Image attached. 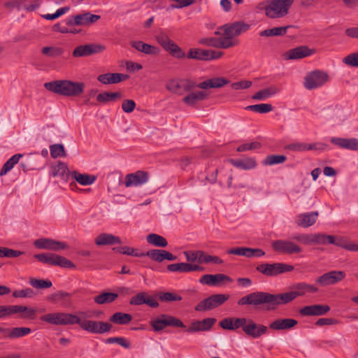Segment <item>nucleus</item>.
Here are the masks:
<instances>
[{
    "label": "nucleus",
    "mask_w": 358,
    "mask_h": 358,
    "mask_svg": "<svg viewBox=\"0 0 358 358\" xmlns=\"http://www.w3.org/2000/svg\"><path fill=\"white\" fill-rule=\"evenodd\" d=\"M132 320L131 315L117 312L110 317V322L116 324H127Z\"/></svg>",
    "instance_id": "obj_39"
},
{
    "label": "nucleus",
    "mask_w": 358,
    "mask_h": 358,
    "mask_svg": "<svg viewBox=\"0 0 358 358\" xmlns=\"http://www.w3.org/2000/svg\"><path fill=\"white\" fill-rule=\"evenodd\" d=\"M344 242L345 241L341 238L331 235L318 234V244H333L343 248Z\"/></svg>",
    "instance_id": "obj_36"
},
{
    "label": "nucleus",
    "mask_w": 358,
    "mask_h": 358,
    "mask_svg": "<svg viewBox=\"0 0 358 358\" xmlns=\"http://www.w3.org/2000/svg\"><path fill=\"white\" fill-rule=\"evenodd\" d=\"M294 266L285 263H262L257 266L256 270L266 277H275L278 275L291 272Z\"/></svg>",
    "instance_id": "obj_6"
},
{
    "label": "nucleus",
    "mask_w": 358,
    "mask_h": 358,
    "mask_svg": "<svg viewBox=\"0 0 358 358\" xmlns=\"http://www.w3.org/2000/svg\"><path fill=\"white\" fill-rule=\"evenodd\" d=\"M62 313H54L44 315L41 320L53 325H62Z\"/></svg>",
    "instance_id": "obj_48"
},
{
    "label": "nucleus",
    "mask_w": 358,
    "mask_h": 358,
    "mask_svg": "<svg viewBox=\"0 0 358 358\" xmlns=\"http://www.w3.org/2000/svg\"><path fill=\"white\" fill-rule=\"evenodd\" d=\"M36 313V309L33 308L22 305H8L9 317L17 315L18 317L22 319L33 320L35 318Z\"/></svg>",
    "instance_id": "obj_19"
},
{
    "label": "nucleus",
    "mask_w": 358,
    "mask_h": 358,
    "mask_svg": "<svg viewBox=\"0 0 358 358\" xmlns=\"http://www.w3.org/2000/svg\"><path fill=\"white\" fill-rule=\"evenodd\" d=\"M104 50V47L94 43L80 45L77 46L73 51L72 55L74 57H88Z\"/></svg>",
    "instance_id": "obj_16"
},
{
    "label": "nucleus",
    "mask_w": 358,
    "mask_h": 358,
    "mask_svg": "<svg viewBox=\"0 0 358 358\" xmlns=\"http://www.w3.org/2000/svg\"><path fill=\"white\" fill-rule=\"evenodd\" d=\"M44 87L47 90L59 95L77 96L83 92L85 84L68 80H57L44 83Z\"/></svg>",
    "instance_id": "obj_2"
},
{
    "label": "nucleus",
    "mask_w": 358,
    "mask_h": 358,
    "mask_svg": "<svg viewBox=\"0 0 358 358\" xmlns=\"http://www.w3.org/2000/svg\"><path fill=\"white\" fill-rule=\"evenodd\" d=\"M148 256L153 261L157 262H162L164 260L174 261L177 259V257L173 255L169 251L164 250H150L145 253L144 252V257Z\"/></svg>",
    "instance_id": "obj_23"
},
{
    "label": "nucleus",
    "mask_w": 358,
    "mask_h": 358,
    "mask_svg": "<svg viewBox=\"0 0 358 358\" xmlns=\"http://www.w3.org/2000/svg\"><path fill=\"white\" fill-rule=\"evenodd\" d=\"M31 332V329L29 327H13L9 331L8 338L17 339L24 337Z\"/></svg>",
    "instance_id": "obj_47"
},
{
    "label": "nucleus",
    "mask_w": 358,
    "mask_h": 358,
    "mask_svg": "<svg viewBox=\"0 0 358 358\" xmlns=\"http://www.w3.org/2000/svg\"><path fill=\"white\" fill-rule=\"evenodd\" d=\"M167 270L170 272L188 273V263H177L167 266Z\"/></svg>",
    "instance_id": "obj_61"
},
{
    "label": "nucleus",
    "mask_w": 358,
    "mask_h": 358,
    "mask_svg": "<svg viewBox=\"0 0 358 358\" xmlns=\"http://www.w3.org/2000/svg\"><path fill=\"white\" fill-rule=\"evenodd\" d=\"M330 142L341 148L358 150V139L355 138H345L332 137L330 139Z\"/></svg>",
    "instance_id": "obj_24"
},
{
    "label": "nucleus",
    "mask_w": 358,
    "mask_h": 358,
    "mask_svg": "<svg viewBox=\"0 0 358 358\" xmlns=\"http://www.w3.org/2000/svg\"><path fill=\"white\" fill-rule=\"evenodd\" d=\"M79 325L83 330L92 334H97L98 321L80 320Z\"/></svg>",
    "instance_id": "obj_55"
},
{
    "label": "nucleus",
    "mask_w": 358,
    "mask_h": 358,
    "mask_svg": "<svg viewBox=\"0 0 358 358\" xmlns=\"http://www.w3.org/2000/svg\"><path fill=\"white\" fill-rule=\"evenodd\" d=\"M200 254V259L199 263L209 264L213 263L215 264H223V260L220 259L217 256H212L205 253L203 251L201 250Z\"/></svg>",
    "instance_id": "obj_52"
},
{
    "label": "nucleus",
    "mask_w": 358,
    "mask_h": 358,
    "mask_svg": "<svg viewBox=\"0 0 358 358\" xmlns=\"http://www.w3.org/2000/svg\"><path fill=\"white\" fill-rule=\"evenodd\" d=\"M343 62L350 66L358 67V52H354L347 55L343 59Z\"/></svg>",
    "instance_id": "obj_64"
},
{
    "label": "nucleus",
    "mask_w": 358,
    "mask_h": 358,
    "mask_svg": "<svg viewBox=\"0 0 358 358\" xmlns=\"http://www.w3.org/2000/svg\"><path fill=\"white\" fill-rule=\"evenodd\" d=\"M199 282L202 285L217 287L223 282H231L232 279L228 275L222 273L217 274H205L202 275Z\"/></svg>",
    "instance_id": "obj_18"
},
{
    "label": "nucleus",
    "mask_w": 358,
    "mask_h": 358,
    "mask_svg": "<svg viewBox=\"0 0 358 358\" xmlns=\"http://www.w3.org/2000/svg\"><path fill=\"white\" fill-rule=\"evenodd\" d=\"M229 83V81L224 78L216 77L199 83L197 87L202 90H206L208 88H218L223 87Z\"/></svg>",
    "instance_id": "obj_29"
},
{
    "label": "nucleus",
    "mask_w": 358,
    "mask_h": 358,
    "mask_svg": "<svg viewBox=\"0 0 358 358\" xmlns=\"http://www.w3.org/2000/svg\"><path fill=\"white\" fill-rule=\"evenodd\" d=\"M157 296L159 299L162 302H172L182 300V297L175 292H161L158 293Z\"/></svg>",
    "instance_id": "obj_56"
},
{
    "label": "nucleus",
    "mask_w": 358,
    "mask_h": 358,
    "mask_svg": "<svg viewBox=\"0 0 358 358\" xmlns=\"http://www.w3.org/2000/svg\"><path fill=\"white\" fill-rule=\"evenodd\" d=\"M50 155L52 158L65 156V151L64 145L62 144H53L50 146Z\"/></svg>",
    "instance_id": "obj_59"
},
{
    "label": "nucleus",
    "mask_w": 358,
    "mask_h": 358,
    "mask_svg": "<svg viewBox=\"0 0 358 358\" xmlns=\"http://www.w3.org/2000/svg\"><path fill=\"white\" fill-rule=\"evenodd\" d=\"M294 3V0H271L262 3V9L267 17L275 19L285 17Z\"/></svg>",
    "instance_id": "obj_4"
},
{
    "label": "nucleus",
    "mask_w": 358,
    "mask_h": 358,
    "mask_svg": "<svg viewBox=\"0 0 358 358\" xmlns=\"http://www.w3.org/2000/svg\"><path fill=\"white\" fill-rule=\"evenodd\" d=\"M280 90L277 87L271 86L257 92L252 98L255 100H265L268 97L278 94Z\"/></svg>",
    "instance_id": "obj_41"
},
{
    "label": "nucleus",
    "mask_w": 358,
    "mask_h": 358,
    "mask_svg": "<svg viewBox=\"0 0 358 358\" xmlns=\"http://www.w3.org/2000/svg\"><path fill=\"white\" fill-rule=\"evenodd\" d=\"M318 212L317 211L301 213L297 215L296 223L301 227L308 228L316 222Z\"/></svg>",
    "instance_id": "obj_26"
},
{
    "label": "nucleus",
    "mask_w": 358,
    "mask_h": 358,
    "mask_svg": "<svg viewBox=\"0 0 358 358\" xmlns=\"http://www.w3.org/2000/svg\"><path fill=\"white\" fill-rule=\"evenodd\" d=\"M319 289L314 285L298 282L292 287V290L282 294H273L264 292H252L238 301L239 306L252 305L255 306L266 304L268 309H275L278 306L287 304L296 298L303 296L306 293H316Z\"/></svg>",
    "instance_id": "obj_1"
},
{
    "label": "nucleus",
    "mask_w": 358,
    "mask_h": 358,
    "mask_svg": "<svg viewBox=\"0 0 358 358\" xmlns=\"http://www.w3.org/2000/svg\"><path fill=\"white\" fill-rule=\"evenodd\" d=\"M24 252L15 250L8 248H0V257H17L23 255Z\"/></svg>",
    "instance_id": "obj_60"
},
{
    "label": "nucleus",
    "mask_w": 358,
    "mask_h": 358,
    "mask_svg": "<svg viewBox=\"0 0 358 358\" xmlns=\"http://www.w3.org/2000/svg\"><path fill=\"white\" fill-rule=\"evenodd\" d=\"M70 175L69 170L64 163L59 162L51 167V176L67 180Z\"/></svg>",
    "instance_id": "obj_33"
},
{
    "label": "nucleus",
    "mask_w": 358,
    "mask_h": 358,
    "mask_svg": "<svg viewBox=\"0 0 358 358\" xmlns=\"http://www.w3.org/2000/svg\"><path fill=\"white\" fill-rule=\"evenodd\" d=\"M208 97L207 93L203 91L190 92L182 99V101L189 106L194 107L199 101H203Z\"/></svg>",
    "instance_id": "obj_31"
},
{
    "label": "nucleus",
    "mask_w": 358,
    "mask_h": 358,
    "mask_svg": "<svg viewBox=\"0 0 358 358\" xmlns=\"http://www.w3.org/2000/svg\"><path fill=\"white\" fill-rule=\"evenodd\" d=\"M330 310V306L325 304H313L301 308L299 313L303 317L322 316Z\"/></svg>",
    "instance_id": "obj_20"
},
{
    "label": "nucleus",
    "mask_w": 358,
    "mask_h": 358,
    "mask_svg": "<svg viewBox=\"0 0 358 358\" xmlns=\"http://www.w3.org/2000/svg\"><path fill=\"white\" fill-rule=\"evenodd\" d=\"M229 295L224 294H213L208 298L200 301L196 306L195 310L198 312H204L214 309L227 301Z\"/></svg>",
    "instance_id": "obj_10"
},
{
    "label": "nucleus",
    "mask_w": 358,
    "mask_h": 358,
    "mask_svg": "<svg viewBox=\"0 0 358 358\" xmlns=\"http://www.w3.org/2000/svg\"><path fill=\"white\" fill-rule=\"evenodd\" d=\"M97 80L104 85L116 84L121 82L118 73L101 74L98 76Z\"/></svg>",
    "instance_id": "obj_42"
},
{
    "label": "nucleus",
    "mask_w": 358,
    "mask_h": 358,
    "mask_svg": "<svg viewBox=\"0 0 358 358\" xmlns=\"http://www.w3.org/2000/svg\"><path fill=\"white\" fill-rule=\"evenodd\" d=\"M288 26L285 27H276L271 29H267L259 32L261 36L271 37L283 36L287 33Z\"/></svg>",
    "instance_id": "obj_44"
},
{
    "label": "nucleus",
    "mask_w": 358,
    "mask_h": 358,
    "mask_svg": "<svg viewBox=\"0 0 358 358\" xmlns=\"http://www.w3.org/2000/svg\"><path fill=\"white\" fill-rule=\"evenodd\" d=\"M62 325L79 324L80 318L75 314L62 313Z\"/></svg>",
    "instance_id": "obj_53"
},
{
    "label": "nucleus",
    "mask_w": 358,
    "mask_h": 358,
    "mask_svg": "<svg viewBox=\"0 0 358 358\" xmlns=\"http://www.w3.org/2000/svg\"><path fill=\"white\" fill-rule=\"evenodd\" d=\"M229 162L234 166L243 170H250L255 169L257 166L256 161L252 157L243 159H231Z\"/></svg>",
    "instance_id": "obj_34"
},
{
    "label": "nucleus",
    "mask_w": 358,
    "mask_h": 358,
    "mask_svg": "<svg viewBox=\"0 0 358 358\" xmlns=\"http://www.w3.org/2000/svg\"><path fill=\"white\" fill-rule=\"evenodd\" d=\"M146 241L148 243L157 247L164 248L168 245L166 239L157 234H150L148 235Z\"/></svg>",
    "instance_id": "obj_45"
},
{
    "label": "nucleus",
    "mask_w": 358,
    "mask_h": 358,
    "mask_svg": "<svg viewBox=\"0 0 358 358\" xmlns=\"http://www.w3.org/2000/svg\"><path fill=\"white\" fill-rule=\"evenodd\" d=\"M22 154H15L13 155L6 163L3 165L1 171L0 176L6 175L10 171L13 169L14 166L17 164L20 159L22 157Z\"/></svg>",
    "instance_id": "obj_40"
},
{
    "label": "nucleus",
    "mask_w": 358,
    "mask_h": 358,
    "mask_svg": "<svg viewBox=\"0 0 358 358\" xmlns=\"http://www.w3.org/2000/svg\"><path fill=\"white\" fill-rule=\"evenodd\" d=\"M242 328L248 336L256 339L268 333V328L262 324H257L251 319L245 317H233V331Z\"/></svg>",
    "instance_id": "obj_3"
},
{
    "label": "nucleus",
    "mask_w": 358,
    "mask_h": 358,
    "mask_svg": "<svg viewBox=\"0 0 358 358\" xmlns=\"http://www.w3.org/2000/svg\"><path fill=\"white\" fill-rule=\"evenodd\" d=\"M345 278V272L342 271H331L318 277L315 282L321 286L335 285Z\"/></svg>",
    "instance_id": "obj_14"
},
{
    "label": "nucleus",
    "mask_w": 358,
    "mask_h": 358,
    "mask_svg": "<svg viewBox=\"0 0 358 358\" xmlns=\"http://www.w3.org/2000/svg\"><path fill=\"white\" fill-rule=\"evenodd\" d=\"M122 97L121 92H103L100 93L96 96V100L99 103H106L108 101H115L117 99H120Z\"/></svg>",
    "instance_id": "obj_43"
},
{
    "label": "nucleus",
    "mask_w": 358,
    "mask_h": 358,
    "mask_svg": "<svg viewBox=\"0 0 358 358\" xmlns=\"http://www.w3.org/2000/svg\"><path fill=\"white\" fill-rule=\"evenodd\" d=\"M287 159V157L285 155H268L267 156L264 162H263V164L264 165H267V166H272V165H274V164H282L283 162H285Z\"/></svg>",
    "instance_id": "obj_54"
},
{
    "label": "nucleus",
    "mask_w": 358,
    "mask_h": 358,
    "mask_svg": "<svg viewBox=\"0 0 358 358\" xmlns=\"http://www.w3.org/2000/svg\"><path fill=\"white\" fill-rule=\"evenodd\" d=\"M105 343H117L118 345L126 349L130 348V343L124 337H110L106 339Z\"/></svg>",
    "instance_id": "obj_62"
},
{
    "label": "nucleus",
    "mask_w": 358,
    "mask_h": 358,
    "mask_svg": "<svg viewBox=\"0 0 358 358\" xmlns=\"http://www.w3.org/2000/svg\"><path fill=\"white\" fill-rule=\"evenodd\" d=\"M162 318H158L152 322L151 325L155 331L163 330L167 326L185 327L183 322L173 316L162 315Z\"/></svg>",
    "instance_id": "obj_13"
},
{
    "label": "nucleus",
    "mask_w": 358,
    "mask_h": 358,
    "mask_svg": "<svg viewBox=\"0 0 358 358\" xmlns=\"http://www.w3.org/2000/svg\"><path fill=\"white\" fill-rule=\"evenodd\" d=\"M67 25H87V13L77 15L69 19L66 22Z\"/></svg>",
    "instance_id": "obj_58"
},
{
    "label": "nucleus",
    "mask_w": 358,
    "mask_h": 358,
    "mask_svg": "<svg viewBox=\"0 0 358 358\" xmlns=\"http://www.w3.org/2000/svg\"><path fill=\"white\" fill-rule=\"evenodd\" d=\"M292 238L305 245L318 244V234H297Z\"/></svg>",
    "instance_id": "obj_35"
},
{
    "label": "nucleus",
    "mask_w": 358,
    "mask_h": 358,
    "mask_svg": "<svg viewBox=\"0 0 358 358\" xmlns=\"http://www.w3.org/2000/svg\"><path fill=\"white\" fill-rule=\"evenodd\" d=\"M64 52L62 48L58 46H45L41 49V53L50 57H58Z\"/></svg>",
    "instance_id": "obj_49"
},
{
    "label": "nucleus",
    "mask_w": 358,
    "mask_h": 358,
    "mask_svg": "<svg viewBox=\"0 0 358 358\" xmlns=\"http://www.w3.org/2000/svg\"><path fill=\"white\" fill-rule=\"evenodd\" d=\"M94 242L99 246L114 245L115 244H121V240L118 236L111 234L102 233L98 235Z\"/></svg>",
    "instance_id": "obj_27"
},
{
    "label": "nucleus",
    "mask_w": 358,
    "mask_h": 358,
    "mask_svg": "<svg viewBox=\"0 0 358 358\" xmlns=\"http://www.w3.org/2000/svg\"><path fill=\"white\" fill-rule=\"evenodd\" d=\"M222 55L223 53L220 51L201 49L200 60L209 61L212 59H216L220 58L222 56Z\"/></svg>",
    "instance_id": "obj_50"
},
{
    "label": "nucleus",
    "mask_w": 358,
    "mask_h": 358,
    "mask_svg": "<svg viewBox=\"0 0 358 358\" xmlns=\"http://www.w3.org/2000/svg\"><path fill=\"white\" fill-rule=\"evenodd\" d=\"M72 294L64 292L57 291L49 296L48 299L54 303L61 302V305L64 307H69L72 303L71 297Z\"/></svg>",
    "instance_id": "obj_28"
},
{
    "label": "nucleus",
    "mask_w": 358,
    "mask_h": 358,
    "mask_svg": "<svg viewBox=\"0 0 358 358\" xmlns=\"http://www.w3.org/2000/svg\"><path fill=\"white\" fill-rule=\"evenodd\" d=\"M216 322L215 318H206L201 321L196 320L193 322L190 327L187 329L188 333L208 331L213 325Z\"/></svg>",
    "instance_id": "obj_25"
},
{
    "label": "nucleus",
    "mask_w": 358,
    "mask_h": 358,
    "mask_svg": "<svg viewBox=\"0 0 358 358\" xmlns=\"http://www.w3.org/2000/svg\"><path fill=\"white\" fill-rule=\"evenodd\" d=\"M250 29V24L244 21H236L227 23L219 28L220 30L223 31L222 36L224 37L225 40L231 43L233 47L239 44V41L234 38L246 32Z\"/></svg>",
    "instance_id": "obj_5"
},
{
    "label": "nucleus",
    "mask_w": 358,
    "mask_h": 358,
    "mask_svg": "<svg viewBox=\"0 0 358 358\" xmlns=\"http://www.w3.org/2000/svg\"><path fill=\"white\" fill-rule=\"evenodd\" d=\"M296 324L297 321L294 319H278L269 324V328L274 330L289 329L294 327Z\"/></svg>",
    "instance_id": "obj_32"
},
{
    "label": "nucleus",
    "mask_w": 358,
    "mask_h": 358,
    "mask_svg": "<svg viewBox=\"0 0 358 358\" xmlns=\"http://www.w3.org/2000/svg\"><path fill=\"white\" fill-rule=\"evenodd\" d=\"M273 250L282 254H299L302 249L298 245L289 240H276L272 243Z\"/></svg>",
    "instance_id": "obj_12"
},
{
    "label": "nucleus",
    "mask_w": 358,
    "mask_h": 358,
    "mask_svg": "<svg viewBox=\"0 0 358 358\" xmlns=\"http://www.w3.org/2000/svg\"><path fill=\"white\" fill-rule=\"evenodd\" d=\"M198 84L190 79L171 80L166 84V88L169 92L182 95L185 92H189L194 88L197 87Z\"/></svg>",
    "instance_id": "obj_9"
},
{
    "label": "nucleus",
    "mask_w": 358,
    "mask_h": 358,
    "mask_svg": "<svg viewBox=\"0 0 358 358\" xmlns=\"http://www.w3.org/2000/svg\"><path fill=\"white\" fill-rule=\"evenodd\" d=\"M34 245L38 249L59 251L67 248L64 242L55 241L51 238H42L34 241Z\"/></svg>",
    "instance_id": "obj_17"
},
{
    "label": "nucleus",
    "mask_w": 358,
    "mask_h": 358,
    "mask_svg": "<svg viewBox=\"0 0 358 358\" xmlns=\"http://www.w3.org/2000/svg\"><path fill=\"white\" fill-rule=\"evenodd\" d=\"M71 176L79 184L82 185H90L93 184L96 179L95 176L80 173L77 171H73L71 173Z\"/></svg>",
    "instance_id": "obj_37"
},
{
    "label": "nucleus",
    "mask_w": 358,
    "mask_h": 358,
    "mask_svg": "<svg viewBox=\"0 0 358 358\" xmlns=\"http://www.w3.org/2000/svg\"><path fill=\"white\" fill-rule=\"evenodd\" d=\"M329 80L327 73L322 71H313L308 73L304 79V87L309 90L324 85Z\"/></svg>",
    "instance_id": "obj_11"
},
{
    "label": "nucleus",
    "mask_w": 358,
    "mask_h": 358,
    "mask_svg": "<svg viewBox=\"0 0 358 358\" xmlns=\"http://www.w3.org/2000/svg\"><path fill=\"white\" fill-rule=\"evenodd\" d=\"M131 45L136 50L147 55H158L160 51L159 48L157 46L145 43L141 41H132Z\"/></svg>",
    "instance_id": "obj_30"
},
{
    "label": "nucleus",
    "mask_w": 358,
    "mask_h": 358,
    "mask_svg": "<svg viewBox=\"0 0 358 358\" xmlns=\"http://www.w3.org/2000/svg\"><path fill=\"white\" fill-rule=\"evenodd\" d=\"M34 258L43 264L50 266H59L62 268H75L74 264L66 258L55 253H41L34 255Z\"/></svg>",
    "instance_id": "obj_8"
},
{
    "label": "nucleus",
    "mask_w": 358,
    "mask_h": 358,
    "mask_svg": "<svg viewBox=\"0 0 358 358\" xmlns=\"http://www.w3.org/2000/svg\"><path fill=\"white\" fill-rule=\"evenodd\" d=\"M245 109L248 110H251L253 112L263 114V113H267L271 112L273 109V106L271 104H269V103H259V104L248 106L245 108Z\"/></svg>",
    "instance_id": "obj_51"
},
{
    "label": "nucleus",
    "mask_w": 358,
    "mask_h": 358,
    "mask_svg": "<svg viewBox=\"0 0 358 358\" xmlns=\"http://www.w3.org/2000/svg\"><path fill=\"white\" fill-rule=\"evenodd\" d=\"M113 250L122 255H127L137 257H144V252H136V250L134 248L128 246L114 248Z\"/></svg>",
    "instance_id": "obj_57"
},
{
    "label": "nucleus",
    "mask_w": 358,
    "mask_h": 358,
    "mask_svg": "<svg viewBox=\"0 0 358 358\" xmlns=\"http://www.w3.org/2000/svg\"><path fill=\"white\" fill-rule=\"evenodd\" d=\"M118 298V294L115 292H102L94 298V301L96 304L102 305L105 303H110Z\"/></svg>",
    "instance_id": "obj_38"
},
{
    "label": "nucleus",
    "mask_w": 358,
    "mask_h": 358,
    "mask_svg": "<svg viewBox=\"0 0 358 358\" xmlns=\"http://www.w3.org/2000/svg\"><path fill=\"white\" fill-rule=\"evenodd\" d=\"M315 53V50L310 49L308 46L301 45L292 48L284 55V57L287 60L289 59H300L304 57H309Z\"/></svg>",
    "instance_id": "obj_22"
},
{
    "label": "nucleus",
    "mask_w": 358,
    "mask_h": 358,
    "mask_svg": "<svg viewBox=\"0 0 358 358\" xmlns=\"http://www.w3.org/2000/svg\"><path fill=\"white\" fill-rule=\"evenodd\" d=\"M208 46L217 48L228 49L232 48L233 44L225 40L224 36L222 38L211 37L210 38Z\"/></svg>",
    "instance_id": "obj_46"
},
{
    "label": "nucleus",
    "mask_w": 358,
    "mask_h": 358,
    "mask_svg": "<svg viewBox=\"0 0 358 358\" xmlns=\"http://www.w3.org/2000/svg\"><path fill=\"white\" fill-rule=\"evenodd\" d=\"M129 304L131 306H141L146 304L150 308H157L159 303L155 299L145 292H141L130 299Z\"/></svg>",
    "instance_id": "obj_21"
},
{
    "label": "nucleus",
    "mask_w": 358,
    "mask_h": 358,
    "mask_svg": "<svg viewBox=\"0 0 358 358\" xmlns=\"http://www.w3.org/2000/svg\"><path fill=\"white\" fill-rule=\"evenodd\" d=\"M148 180L149 173L148 172L137 171L126 176L124 184L127 187H138L145 184Z\"/></svg>",
    "instance_id": "obj_15"
},
{
    "label": "nucleus",
    "mask_w": 358,
    "mask_h": 358,
    "mask_svg": "<svg viewBox=\"0 0 358 358\" xmlns=\"http://www.w3.org/2000/svg\"><path fill=\"white\" fill-rule=\"evenodd\" d=\"M30 285L37 289L41 288H49L52 284V282L47 280H38L36 278H31L29 281Z\"/></svg>",
    "instance_id": "obj_63"
},
{
    "label": "nucleus",
    "mask_w": 358,
    "mask_h": 358,
    "mask_svg": "<svg viewBox=\"0 0 358 358\" xmlns=\"http://www.w3.org/2000/svg\"><path fill=\"white\" fill-rule=\"evenodd\" d=\"M155 38L157 43L172 57L177 59L185 57L186 55L183 50L171 40L164 31H160Z\"/></svg>",
    "instance_id": "obj_7"
}]
</instances>
